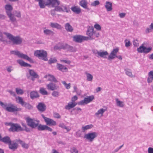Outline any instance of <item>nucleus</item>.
Returning a JSON list of instances; mask_svg holds the SVG:
<instances>
[{
  "mask_svg": "<svg viewBox=\"0 0 153 153\" xmlns=\"http://www.w3.org/2000/svg\"><path fill=\"white\" fill-rule=\"evenodd\" d=\"M57 67L59 70L61 71H67V68L62 64H57Z\"/></svg>",
  "mask_w": 153,
  "mask_h": 153,
  "instance_id": "obj_34",
  "label": "nucleus"
},
{
  "mask_svg": "<svg viewBox=\"0 0 153 153\" xmlns=\"http://www.w3.org/2000/svg\"><path fill=\"white\" fill-rule=\"evenodd\" d=\"M145 47L143 45H142L140 47L138 48L137 51L138 52L142 53H144V50L145 49Z\"/></svg>",
  "mask_w": 153,
  "mask_h": 153,
  "instance_id": "obj_51",
  "label": "nucleus"
},
{
  "mask_svg": "<svg viewBox=\"0 0 153 153\" xmlns=\"http://www.w3.org/2000/svg\"><path fill=\"white\" fill-rule=\"evenodd\" d=\"M16 94L18 95H22L24 93L23 90L19 88H16Z\"/></svg>",
  "mask_w": 153,
  "mask_h": 153,
  "instance_id": "obj_48",
  "label": "nucleus"
},
{
  "mask_svg": "<svg viewBox=\"0 0 153 153\" xmlns=\"http://www.w3.org/2000/svg\"><path fill=\"white\" fill-rule=\"evenodd\" d=\"M153 29V23H152L149 27L147 28L146 30V33H148L151 32Z\"/></svg>",
  "mask_w": 153,
  "mask_h": 153,
  "instance_id": "obj_43",
  "label": "nucleus"
},
{
  "mask_svg": "<svg viewBox=\"0 0 153 153\" xmlns=\"http://www.w3.org/2000/svg\"><path fill=\"white\" fill-rule=\"evenodd\" d=\"M94 99V95H91L88 96L87 97L84 98L83 100L79 102L78 104L79 105H83L87 104L92 101Z\"/></svg>",
  "mask_w": 153,
  "mask_h": 153,
  "instance_id": "obj_10",
  "label": "nucleus"
},
{
  "mask_svg": "<svg viewBox=\"0 0 153 153\" xmlns=\"http://www.w3.org/2000/svg\"><path fill=\"white\" fill-rule=\"evenodd\" d=\"M16 141L19 142V143L21 145L22 147L26 149H27L28 148V145L25 143L24 141L21 140L20 139H19L18 140H16Z\"/></svg>",
  "mask_w": 153,
  "mask_h": 153,
  "instance_id": "obj_36",
  "label": "nucleus"
},
{
  "mask_svg": "<svg viewBox=\"0 0 153 153\" xmlns=\"http://www.w3.org/2000/svg\"><path fill=\"white\" fill-rule=\"evenodd\" d=\"M148 77L147 79L148 83L152 82L153 80V71H150L148 73Z\"/></svg>",
  "mask_w": 153,
  "mask_h": 153,
  "instance_id": "obj_28",
  "label": "nucleus"
},
{
  "mask_svg": "<svg viewBox=\"0 0 153 153\" xmlns=\"http://www.w3.org/2000/svg\"><path fill=\"white\" fill-rule=\"evenodd\" d=\"M3 33L5 35L13 45H20L22 42V39L19 36H14L10 33L4 32Z\"/></svg>",
  "mask_w": 153,
  "mask_h": 153,
  "instance_id": "obj_2",
  "label": "nucleus"
},
{
  "mask_svg": "<svg viewBox=\"0 0 153 153\" xmlns=\"http://www.w3.org/2000/svg\"><path fill=\"white\" fill-rule=\"evenodd\" d=\"M148 153H153V148L151 147H149L148 149Z\"/></svg>",
  "mask_w": 153,
  "mask_h": 153,
  "instance_id": "obj_64",
  "label": "nucleus"
},
{
  "mask_svg": "<svg viewBox=\"0 0 153 153\" xmlns=\"http://www.w3.org/2000/svg\"><path fill=\"white\" fill-rule=\"evenodd\" d=\"M60 4V3L59 5ZM54 7H55V10L56 11L59 12H63V11H64L65 10H63L62 8L61 7V6L60 5L59 6V5H56Z\"/></svg>",
  "mask_w": 153,
  "mask_h": 153,
  "instance_id": "obj_46",
  "label": "nucleus"
},
{
  "mask_svg": "<svg viewBox=\"0 0 153 153\" xmlns=\"http://www.w3.org/2000/svg\"><path fill=\"white\" fill-rule=\"evenodd\" d=\"M133 43L134 46L135 47H137L139 45L138 41L137 39L134 40L133 41Z\"/></svg>",
  "mask_w": 153,
  "mask_h": 153,
  "instance_id": "obj_59",
  "label": "nucleus"
},
{
  "mask_svg": "<svg viewBox=\"0 0 153 153\" xmlns=\"http://www.w3.org/2000/svg\"><path fill=\"white\" fill-rule=\"evenodd\" d=\"M41 116L48 125L55 126L56 125V122L53 120L45 117L43 114H42Z\"/></svg>",
  "mask_w": 153,
  "mask_h": 153,
  "instance_id": "obj_13",
  "label": "nucleus"
},
{
  "mask_svg": "<svg viewBox=\"0 0 153 153\" xmlns=\"http://www.w3.org/2000/svg\"><path fill=\"white\" fill-rule=\"evenodd\" d=\"M97 136V133L96 132L89 133L84 135V138H85L89 142H92L94 138Z\"/></svg>",
  "mask_w": 153,
  "mask_h": 153,
  "instance_id": "obj_9",
  "label": "nucleus"
},
{
  "mask_svg": "<svg viewBox=\"0 0 153 153\" xmlns=\"http://www.w3.org/2000/svg\"><path fill=\"white\" fill-rule=\"evenodd\" d=\"M125 46L126 48H128L131 45V43L129 40L126 39L125 40Z\"/></svg>",
  "mask_w": 153,
  "mask_h": 153,
  "instance_id": "obj_52",
  "label": "nucleus"
},
{
  "mask_svg": "<svg viewBox=\"0 0 153 153\" xmlns=\"http://www.w3.org/2000/svg\"><path fill=\"white\" fill-rule=\"evenodd\" d=\"M0 105L5 110L6 108L8 106V105L7 103H4L1 101H0Z\"/></svg>",
  "mask_w": 153,
  "mask_h": 153,
  "instance_id": "obj_54",
  "label": "nucleus"
},
{
  "mask_svg": "<svg viewBox=\"0 0 153 153\" xmlns=\"http://www.w3.org/2000/svg\"><path fill=\"white\" fill-rule=\"evenodd\" d=\"M152 48H151L149 47L148 48H146L145 47V49H144V53H148L149 52L152 50Z\"/></svg>",
  "mask_w": 153,
  "mask_h": 153,
  "instance_id": "obj_58",
  "label": "nucleus"
},
{
  "mask_svg": "<svg viewBox=\"0 0 153 153\" xmlns=\"http://www.w3.org/2000/svg\"><path fill=\"white\" fill-rule=\"evenodd\" d=\"M70 152L71 153H78V150L75 147H73L71 148Z\"/></svg>",
  "mask_w": 153,
  "mask_h": 153,
  "instance_id": "obj_57",
  "label": "nucleus"
},
{
  "mask_svg": "<svg viewBox=\"0 0 153 153\" xmlns=\"http://www.w3.org/2000/svg\"><path fill=\"white\" fill-rule=\"evenodd\" d=\"M62 82L67 89H69L70 88V83L68 84L65 81H62Z\"/></svg>",
  "mask_w": 153,
  "mask_h": 153,
  "instance_id": "obj_55",
  "label": "nucleus"
},
{
  "mask_svg": "<svg viewBox=\"0 0 153 153\" xmlns=\"http://www.w3.org/2000/svg\"><path fill=\"white\" fill-rule=\"evenodd\" d=\"M34 55L40 59L47 61L48 60L47 56V53L46 51L43 50H37L35 51Z\"/></svg>",
  "mask_w": 153,
  "mask_h": 153,
  "instance_id": "obj_5",
  "label": "nucleus"
},
{
  "mask_svg": "<svg viewBox=\"0 0 153 153\" xmlns=\"http://www.w3.org/2000/svg\"><path fill=\"white\" fill-rule=\"evenodd\" d=\"M46 87L48 89L51 91L57 90L59 88L58 86L51 82L47 85Z\"/></svg>",
  "mask_w": 153,
  "mask_h": 153,
  "instance_id": "obj_18",
  "label": "nucleus"
},
{
  "mask_svg": "<svg viewBox=\"0 0 153 153\" xmlns=\"http://www.w3.org/2000/svg\"><path fill=\"white\" fill-rule=\"evenodd\" d=\"M60 6H61V7L63 10H65L64 11H63V12L69 13L70 11V9H68L66 6L64 5L63 4H61Z\"/></svg>",
  "mask_w": 153,
  "mask_h": 153,
  "instance_id": "obj_47",
  "label": "nucleus"
},
{
  "mask_svg": "<svg viewBox=\"0 0 153 153\" xmlns=\"http://www.w3.org/2000/svg\"><path fill=\"white\" fill-rule=\"evenodd\" d=\"M76 103L75 102H70L68 103V105L65 106V109L69 110L71 108L74 107L76 105Z\"/></svg>",
  "mask_w": 153,
  "mask_h": 153,
  "instance_id": "obj_27",
  "label": "nucleus"
},
{
  "mask_svg": "<svg viewBox=\"0 0 153 153\" xmlns=\"http://www.w3.org/2000/svg\"><path fill=\"white\" fill-rule=\"evenodd\" d=\"M39 92L43 95H47L48 94L47 91L43 88H40Z\"/></svg>",
  "mask_w": 153,
  "mask_h": 153,
  "instance_id": "obj_45",
  "label": "nucleus"
},
{
  "mask_svg": "<svg viewBox=\"0 0 153 153\" xmlns=\"http://www.w3.org/2000/svg\"><path fill=\"white\" fill-rule=\"evenodd\" d=\"M9 106H8L6 108V110L9 112H14L21 111L22 110L21 108H18L12 104H9Z\"/></svg>",
  "mask_w": 153,
  "mask_h": 153,
  "instance_id": "obj_11",
  "label": "nucleus"
},
{
  "mask_svg": "<svg viewBox=\"0 0 153 153\" xmlns=\"http://www.w3.org/2000/svg\"><path fill=\"white\" fill-rule=\"evenodd\" d=\"M100 4V2L98 0H95L92 2L91 4V5L93 7H96Z\"/></svg>",
  "mask_w": 153,
  "mask_h": 153,
  "instance_id": "obj_49",
  "label": "nucleus"
},
{
  "mask_svg": "<svg viewBox=\"0 0 153 153\" xmlns=\"http://www.w3.org/2000/svg\"><path fill=\"white\" fill-rule=\"evenodd\" d=\"M105 7L107 11H111L112 10V3L109 1H106L105 3Z\"/></svg>",
  "mask_w": 153,
  "mask_h": 153,
  "instance_id": "obj_23",
  "label": "nucleus"
},
{
  "mask_svg": "<svg viewBox=\"0 0 153 153\" xmlns=\"http://www.w3.org/2000/svg\"><path fill=\"white\" fill-rule=\"evenodd\" d=\"M23 106L29 110H32L33 109V106L29 103L26 102Z\"/></svg>",
  "mask_w": 153,
  "mask_h": 153,
  "instance_id": "obj_40",
  "label": "nucleus"
},
{
  "mask_svg": "<svg viewBox=\"0 0 153 153\" xmlns=\"http://www.w3.org/2000/svg\"><path fill=\"white\" fill-rule=\"evenodd\" d=\"M119 49L118 48L114 49L111 52L109 55L108 58V60H111L114 59L115 57H117L120 60L122 59V57L121 55L117 56L116 55L117 53L118 52Z\"/></svg>",
  "mask_w": 153,
  "mask_h": 153,
  "instance_id": "obj_7",
  "label": "nucleus"
},
{
  "mask_svg": "<svg viewBox=\"0 0 153 153\" xmlns=\"http://www.w3.org/2000/svg\"><path fill=\"white\" fill-rule=\"evenodd\" d=\"M13 14H14L15 17L16 16L19 18H20L21 17V12L19 11H17L16 10H15L13 12Z\"/></svg>",
  "mask_w": 153,
  "mask_h": 153,
  "instance_id": "obj_50",
  "label": "nucleus"
},
{
  "mask_svg": "<svg viewBox=\"0 0 153 153\" xmlns=\"http://www.w3.org/2000/svg\"><path fill=\"white\" fill-rule=\"evenodd\" d=\"M5 9L6 10V14L12 22L13 23L16 22V19L15 17L14 14L12 13L13 9L12 6L11 5L7 4L5 6Z\"/></svg>",
  "mask_w": 153,
  "mask_h": 153,
  "instance_id": "obj_3",
  "label": "nucleus"
},
{
  "mask_svg": "<svg viewBox=\"0 0 153 153\" xmlns=\"http://www.w3.org/2000/svg\"><path fill=\"white\" fill-rule=\"evenodd\" d=\"M16 100H18L19 101L18 103L21 104L22 106L24 105L26 102H25L22 99V98L20 97H18L16 98Z\"/></svg>",
  "mask_w": 153,
  "mask_h": 153,
  "instance_id": "obj_41",
  "label": "nucleus"
},
{
  "mask_svg": "<svg viewBox=\"0 0 153 153\" xmlns=\"http://www.w3.org/2000/svg\"><path fill=\"white\" fill-rule=\"evenodd\" d=\"M50 25L51 27L56 28L58 30H61L62 28L61 25L56 22H51Z\"/></svg>",
  "mask_w": 153,
  "mask_h": 153,
  "instance_id": "obj_20",
  "label": "nucleus"
},
{
  "mask_svg": "<svg viewBox=\"0 0 153 153\" xmlns=\"http://www.w3.org/2000/svg\"><path fill=\"white\" fill-rule=\"evenodd\" d=\"M115 101L116 102V105L120 107H124V104L123 102L119 100L118 98H116Z\"/></svg>",
  "mask_w": 153,
  "mask_h": 153,
  "instance_id": "obj_38",
  "label": "nucleus"
},
{
  "mask_svg": "<svg viewBox=\"0 0 153 153\" xmlns=\"http://www.w3.org/2000/svg\"><path fill=\"white\" fill-rule=\"evenodd\" d=\"M8 92L10 94V95H11L12 96L14 97H16V95L15 93L13 91L11 90H8Z\"/></svg>",
  "mask_w": 153,
  "mask_h": 153,
  "instance_id": "obj_62",
  "label": "nucleus"
},
{
  "mask_svg": "<svg viewBox=\"0 0 153 153\" xmlns=\"http://www.w3.org/2000/svg\"><path fill=\"white\" fill-rule=\"evenodd\" d=\"M59 126L62 128L66 129L68 131H69L70 130V129H68L63 123H61L59 124Z\"/></svg>",
  "mask_w": 153,
  "mask_h": 153,
  "instance_id": "obj_56",
  "label": "nucleus"
},
{
  "mask_svg": "<svg viewBox=\"0 0 153 153\" xmlns=\"http://www.w3.org/2000/svg\"><path fill=\"white\" fill-rule=\"evenodd\" d=\"M17 62L21 66L29 67H31V65L25 62L22 60H17Z\"/></svg>",
  "mask_w": 153,
  "mask_h": 153,
  "instance_id": "obj_25",
  "label": "nucleus"
},
{
  "mask_svg": "<svg viewBox=\"0 0 153 153\" xmlns=\"http://www.w3.org/2000/svg\"><path fill=\"white\" fill-rule=\"evenodd\" d=\"M44 77L45 78H47L48 81L53 82H58L57 80L56 79L55 77L53 75L48 74V75L45 76Z\"/></svg>",
  "mask_w": 153,
  "mask_h": 153,
  "instance_id": "obj_21",
  "label": "nucleus"
},
{
  "mask_svg": "<svg viewBox=\"0 0 153 153\" xmlns=\"http://www.w3.org/2000/svg\"><path fill=\"white\" fill-rule=\"evenodd\" d=\"M1 142L6 144H9L11 141V139L9 137L6 136L2 137Z\"/></svg>",
  "mask_w": 153,
  "mask_h": 153,
  "instance_id": "obj_32",
  "label": "nucleus"
},
{
  "mask_svg": "<svg viewBox=\"0 0 153 153\" xmlns=\"http://www.w3.org/2000/svg\"><path fill=\"white\" fill-rule=\"evenodd\" d=\"M85 74L86 75L87 80L89 81H92L93 79V76L91 74L88 73L87 72H86Z\"/></svg>",
  "mask_w": 153,
  "mask_h": 153,
  "instance_id": "obj_42",
  "label": "nucleus"
},
{
  "mask_svg": "<svg viewBox=\"0 0 153 153\" xmlns=\"http://www.w3.org/2000/svg\"><path fill=\"white\" fill-rule=\"evenodd\" d=\"M30 96L31 99H33L39 97V95L36 91H33L30 92Z\"/></svg>",
  "mask_w": 153,
  "mask_h": 153,
  "instance_id": "obj_26",
  "label": "nucleus"
},
{
  "mask_svg": "<svg viewBox=\"0 0 153 153\" xmlns=\"http://www.w3.org/2000/svg\"><path fill=\"white\" fill-rule=\"evenodd\" d=\"M7 70L9 73L10 72L12 71L13 70V69L12 66H9L7 68Z\"/></svg>",
  "mask_w": 153,
  "mask_h": 153,
  "instance_id": "obj_63",
  "label": "nucleus"
},
{
  "mask_svg": "<svg viewBox=\"0 0 153 153\" xmlns=\"http://www.w3.org/2000/svg\"><path fill=\"white\" fill-rule=\"evenodd\" d=\"M94 28L92 27H89L88 29L86 32V34L88 35L89 37H86V39L88 40H92L94 39V38L93 36L94 35Z\"/></svg>",
  "mask_w": 153,
  "mask_h": 153,
  "instance_id": "obj_12",
  "label": "nucleus"
},
{
  "mask_svg": "<svg viewBox=\"0 0 153 153\" xmlns=\"http://www.w3.org/2000/svg\"><path fill=\"white\" fill-rule=\"evenodd\" d=\"M37 127V129L39 131H41L47 130L50 131H52V129L51 128L46 125H42L41 124H39Z\"/></svg>",
  "mask_w": 153,
  "mask_h": 153,
  "instance_id": "obj_16",
  "label": "nucleus"
},
{
  "mask_svg": "<svg viewBox=\"0 0 153 153\" xmlns=\"http://www.w3.org/2000/svg\"><path fill=\"white\" fill-rule=\"evenodd\" d=\"M106 111V110L103 108H101L97 112L95 113V115L98 117L100 115H101L100 117H102L103 116V113Z\"/></svg>",
  "mask_w": 153,
  "mask_h": 153,
  "instance_id": "obj_35",
  "label": "nucleus"
},
{
  "mask_svg": "<svg viewBox=\"0 0 153 153\" xmlns=\"http://www.w3.org/2000/svg\"><path fill=\"white\" fill-rule=\"evenodd\" d=\"M93 126V125L92 124L87 125L85 126H83L82 127V130L83 132H84L87 130L92 128Z\"/></svg>",
  "mask_w": 153,
  "mask_h": 153,
  "instance_id": "obj_39",
  "label": "nucleus"
},
{
  "mask_svg": "<svg viewBox=\"0 0 153 153\" xmlns=\"http://www.w3.org/2000/svg\"><path fill=\"white\" fill-rule=\"evenodd\" d=\"M126 74L129 76L132 77H133V75H132L131 70L129 69H125V70Z\"/></svg>",
  "mask_w": 153,
  "mask_h": 153,
  "instance_id": "obj_44",
  "label": "nucleus"
},
{
  "mask_svg": "<svg viewBox=\"0 0 153 153\" xmlns=\"http://www.w3.org/2000/svg\"><path fill=\"white\" fill-rule=\"evenodd\" d=\"M97 53L98 56L101 57H102L104 58H107V57L106 56H108V53L107 51L100 52L97 51V53Z\"/></svg>",
  "mask_w": 153,
  "mask_h": 153,
  "instance_id": "obj_22",
  "label": "nucleus"
},
{
  "mask_svg": "<svg viewBox=\"0 0 153 153\" xmlns=\"http://www.w3.org/2000/svg\"><path fill=\"white\" fill-rule=\"evenodd\" d=\"M25 119L27 125L32 128H36L39 124V121L36 120L34 118H32L28 117H26Z\"/></svg>",
  "mask_w": 153,
  "mask_h": 153,
  "instance_id": "obj_4",
  "label": "nucleus"
},
{
  "mask_svg": "<svg viewBox=\"0 0 153 153\" xmlns=\"http://www.w3.org/2000/svg\"><path fill=\"white\" fill-rule=\"evenodd\" d=\"M65 30L68 32H72L74 30L72 26L68 23L65 24Z\"/></svg>",
  "mask_w": 153,
  "mask_h": 153,
  "instance_id": "obj_33",
  "label": "nucleus"
},
{
  "mask_svg": "<svg viewBox=\"0 0 153 153\" xmlns=\"http://www.w3.org/2000/svg\"><path fill=\"white\" fill-rule=\"evenodd\" d=\"M71 9L73 12L76 14H79L81 12L80 8L77 6L72 7Z\"/></svg>",
  "mask_w": 153,
  "mask_h": 153,
  "instance_id": "obj_30",
  "label": "nucleus"
},
{
  "mask_svg": "<svg viewBox=\"0 0 153 153\" xmlns=\"http://www.w3.org/2000/svg\"><path fill=\"white\" fill-rule=\"evenodd\" d=\"M44 34L46 35H53L54 34L53 32L49 29H45L43 31Z\"/></svg>",
  "mask_w": 153,
  "mask_h": 153,
  "instance_id": "obj_37",
  "label": "nucleus"
},
{
  "mask_svg": "<svg viewBox=\"0 0 153 153\" xmlns=\"http://www.w3.org/2000/svg\"><path fill=\"white\" fill-rule=\"evenodd\" d=\"M36 107L38 110L40 112H43L46 109L47 107L46 105L44 103L40 102L38 103Z\"/></svg>",
  "mask_w": 153,
  "mask_h": 153,
  "instance_id": "obj_14",
  "label": "nucleus"
},
{
  "mask_svg": "<svg viewBox=\"0 0 153 153\" xmlns=\"http://www.w3.org/2000/svg\"><path fill=\"white\" fill-rule=\"evenodd\" d=\"M65 49L67 50V51L71 52H74L76 51L75 49L74 48L66 44H65Z\"/></svg>",
  "mask_w": 153,
  "mask_h": 153,
  "instance_id": "obj_29",
  "label": "nucleus"
},
{
  "mask_svg": "<svg viewBox=\"0 0 153 153\" xmlns=\"http://www.w3.org/2000/svg\"><path fill=\"white\" fill-rule=\"evenodd\" d=\"M52 95L53 96L55 97H58L59 95V92L58 91H54L52 93Z\"/></svg>",
  "mask_w": 153,
  "mask_h": 153,
  "instance_id": "obj_53",
  "label": "nucleus"
},
{
  "mask_svg": "<svg viewBox=\"0 0 153 153\" xmlns=\"http://www.w3.org/2000/svg\"><path fill=\"white\" fill-rule=\"evenodd\" d=\"M65 44L62 43H59L55 45L54 47V50H60L61 49H65Z\"/></svg>",
  "mask_w": 153,
  "mask_h": 153,
  "instance_id": "obj_24",
  "label": "nucleus"
},
{
  "mask_svg": "<svg viewBox=\"0 0 153 153\" xmlns=\"http://www.w3.org/2000/svg\"><path fill=\"white\" fill-rule=\"evenodd\" d=\"M10 53L18 56V57L26 59L31 63L34 62L33 60L30 58L26 54L21 53L19 51H10Z\"/></svg>",
  "mask_w": 153,
  "mask_h": 153,
  "instance_id": "obj_6",
  "label": "nucleus"
},
{
  "mask_svg": "<svg viewBox=\"0 0 153 153\" xmlns=\"http://www.w3.org/2000/svg\"><path fill=\"white\" fill-rule=\"evenodd\" d=\"M10 124V128L9 129L10 131L18 132L23 131L24 130L21 126L18 124L13 123Z\"/></svg>",
  "mask_w": 153,
  "mask_h": 153,
  "instance_id": "obj_8",
  "label": "nucleus"
},
{
  "mask_svg": "<svg viewBox=\"0 0 153 153\" xmlns=\"http://www.w3.org/2000/svg\"><path fill=\"white\" fill-rule=\"evenodd\" d=\"M74 40L76 42L81 43L83 40H87L86 36L80 35H76L73 37Z\"/></svg>",
  "mask_w": 153,
  "mask_h": 153,
  "instance_id": "obj_15",
  "label": "nucleus"
},
{
  "mask_svg": "<svg viewBox=\"0 0 153 153\" xmlns=\"http://www.w3.org/2000/svg\"><path fill=\"white\" fill-rule=\"evenodd\" d=\"M39 2V5L41 8H44L45 6L51 5L54 7L60 4L58 0H35Z\"/></svg>",
  "mask_w": 153,
  "mask_h": 153,
  "instance_id": "obj_1",
  "label": "nucleus"
},
{
  "mask_svg": "<svg viewBox=\"0 0 153 153\" xmlns=\"http://www.w3.org/2000/svg\"><path fill=\"white\" fill-rule=\"evenodd\" d=\"M94 27L98 30H101V27L98 24H95L94 25Z\"/></svg>",
  "mask_w": 153,
  "mask_h": 153,
  "instance_id": "obj_61",
  "label": "nucleus"
},
{
  "mask_svg": "<svg viewBox=\"0 0 153 153\" xmlns=\"http://www.w3.org/2000/svg\"><path fill=\"white\" fill-rule=\"evenodd\" d=\"M8 146L9 148L13 151L16 149L18 147V144L17 143L14 142L12 143L11 141L9 144Z\"/></svg>",
  "mask_w": 153,
  "mask_h": 153,
  "instance_id": "obj_19",
  "label": "nucleus"
},
{
  "mask_svg": "<svg viewBox=\"0 0 153 153\" xmlns=\"http://www.w3.org/2000/svg\"><path fill=\"white\" fill-rule=\"evenodd\" d=\"M28 71L29 73L31 76L30 79L34 81L35 78H39V76L33 70L29 69Z\"/></svg>",
  "mask_w": 153,
  "mask_h": 153,
  "instance_id": "obj_17",
  "label": "nucleus"
},
{
  "mask_svg": "<svg viewBox=\"0 0 153 153\" xmlns=\"http://www.w3.org/2000/svg\"><path fill=\"white\" fill-rule=\"evenodd\" d=\"M57 61V60L55 59L51 58L48 61L49 64H51L53 63H54Z\"/></svg>",
  "mask_w": 153,
  "mask_h": 153,
  "instance_id": "obj_60",
  "label": "nucleus"
},
{
  "mask_svg": "<svg viewBox=\"0 0 153 153\" xmlns=\"http://www.w3.org/2000/svg\"><path fill=\"white\" fill-rule=\"evenodd\" d=\"M88 2L86 0H82L79 2V5L83 8L88 9L87 7Z\"/></svg>",
  "mask_w": 153,
  "mask_h": 153,
  "instance_id": "obj_31",
  "label": "nucleus"
}]
</instances>
